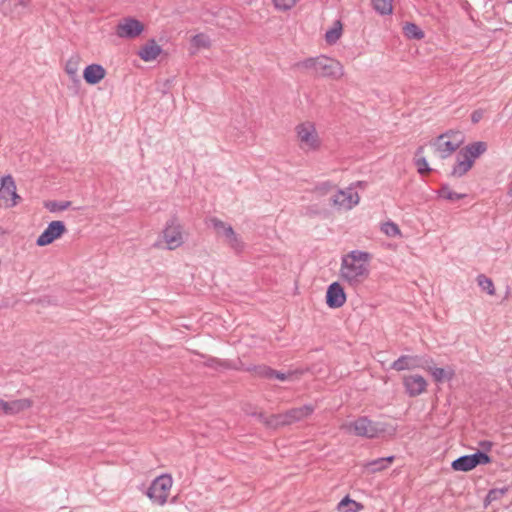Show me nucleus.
<instances>
[{
    "mask_svg": "<svg viewBox=\"0 0 512 512\" xmlns=\"http://www.w3.org/2000/svg\"><path fill=\"white\" fill-rule=\"evenodd\" d=\"M276 9L287 11L293 8L297 0H273Z\"/></svg>",
    "mask_w": 512,
    "mask_h": 512,
    "instance_id": "obj_40",
    "label": "nucleus"
},
{
    "mask_svg": "<svg viewBox=\"0 0 512 512\" xmlns=\"http://www.w3.org/2000/svg\"><path fill=\"white\" fill-rule=\"evenodd\" d=\"M461 156H457V163L454 165L451 176L462 177L465 175L473 166L471 160L467 158L460 159Z\"/></svg>",
    "mask_w": 512,
    "mask_h": 512,
    "instance_id": "obj_24",
    "label": "nucleus"
},
{
    "mask_svg": "<svg viewBox=\"0 0 512 512\" xmlns=\"http://www.w3.org/2000/svg\"><path fill=\"white\" fill-rule=\"evenodd\" d=\"M297 136L303 147L316 149L319 146L316 129L311 123H302L296 127Z\"/></svg>",
    "mask_w": 512,
    "mask_h": 512,
    "instance_id": "obj_13",
    "label": "nucleus"
},
{
    "mask_svg": "<svg viewBox=\"0 0 512 512\" xmlns=\"http://www.w3.org/2000/svg\"><path fill=\"white\" fill-rule=\"evenodd\" d=\"M265 425L269 428L276 429L280 427V422L276 416V414L268 416V418H265Z\"/></svg>",
    "mask_w": 512,
    "mask_h": 512,
    "instance_id": "obj_42",
    "label": "nucleus"
},
{
    "mask_svg": "<svg viewBox=\"0 0 512 512\" xmlns=\"http://www.w3.org/2000/svg\"><path fill=\"white\" fill-rule=\"evenodd\" d=\"M295 67L310 71L316 77L338 79L343 75L342 64L324 55L307 58L296 63Z\"/></svg>",
    "mask_w": 512,
    "mask_h": 512,
    "instance_id": "obj_2",
    "label": "nucleus"
},
{
    "mask_svg": "<svg viewBox=\"0 0 512 512\" xmlns=\"http://www.w3.org/2000/svg\"><path fill=\"white\" fill-rule=\"evenodd\" d=\"M362 508V505L358 502L350 499L348 496L344 497L337 506L340 512H358Z\"/></svg>",
    "mask_w": 512,
    "mask_h": 512,
    "instance_id": "obj_29",
    "label": "nucleus"
},
{
    "mask_svg": "<svg viewBox=\"0 0 512 512\" xmlns=\"http://www.w3.org/2000/svg\"><path fill=\"white\" fill-rule=\"evenodd\" d=\"M508 195L512 197V181L510 182L508 187Z\"/></svg>",
    "mask_w": 512,
    "mask_h": 512,
    "instance_id": "obj_50",
    "label": "nucleus"
},
{
    "mask_svg": "<svg viewBox=\"0 0 512 512\" xmlns=\"http://www.w3.org/2000/svg\"><path fill=\"white\" fill-rule=\"evenodd\" d=\"M479 445H480V447H481L482 449H484V450H486V451H489V450L491 449V447H492V442H490V441H486V440H485V441H481V442L479 443Z\"/></svg>",
    "mask_w": 512,
    "mask_h": 512,
    "instance_id": "obj_48",
    "label": "nucleus"
},
{
    "mask_svg": "<svg viewBox=\"0 0 512 512\" xmlns=\"http://www.w3.org/2000/svg\"><path fill=\"white\" fill-rule=\"evenodd\" d=\"M381 230L389 237H396L401 234L398 225L391 221L385 222L382 225Z\"/></svg>",
    "mask_w": 512,
    "mask_h": 512,
    "instance_id": "obj_39",
    "label": "nucleus"
},
{
    "mask_svg": "<svg viewBox=\"0 0 512 512\" xmlns=\"http://www.w3.org/2000/svg\"><path fill=\"white\" fill-rule=\"evenodd\" d=\"M403 385L410 397H416L426 391L427 381L421 375H409L403 378Z\"/></svg>",
    "mask_w": 512,
    "mask_h": 512,
    "instance_id": "obj_16",
    "label": "nucleus"
},
{
    "mask_svg": "<svg viewBox=\"0 0 512 512\" xmlns=\"http://www.w3.org/2000/svg\"><path fill=\"white\" fill-rule=\"evenodd\" d=\"M32 406L30 399H17L13 401H4L0 399V414L6 416L16 415Z\"/></svg>",
    "mask_w": 512,
    "mask_h": 512,
    "instance_id": "obj_17",
    "label": "nucleus"
},
{
    "mask_svg": "<svg viewBox=\"0 0 512 512\" xmlns=\"http://www.w3.org/2000/svg\"><path fill=\"white\" fill-rule=\"evenodd\" d=\"M201 357L205 359L204 365L208 368H212L215 370H220V369L238 370L239 369V367L235 363H232L228 360H222V359H219L216 357L206 356V355H201Z\"/></svg>",
    "mask_w": 512,
    "mask_h": 512,
    "instance_id": "obj_21",
    "label": "nucleus"
},
{
    "mask_svg": "<svg viewBox=\"0 0 512 512\" xmlns=\"http://www.w3.org/2000/svg\"><path fill=\"white\" fill-rule=\"evenodd\" d=\"M78 62H79V58L78 56L76 57H71L67 63H66V66H65V71L66 73L71 77V79L73 80H76L77 77H78Z\"/></svg>",
    "mask_w": 512,
    "mask_h": 512,
    "instance_id": "obj_36",
    "label": "nucleus"
},
{
    "mask_svg": "<svg viewBox=\"0 0 512 512\" xmlns=\"http://www.w3.org/2000/svg\"><path fill=\"white\" fill-rule=\"evenodd\" d=\"M245 371L253 373L260 378L272 379V368L267 365H255L245 368Z\"/></svg>",
    "mask_w": 512,
    "mask_h": 512,
    "instance_id": "obj_31",
    "label": "nucleus"
},
{
    "mask_svg": "<svg viewBox=\"0 0 512 512\" xmlns=\"http://www.w3.org/2000/svg\"><path fill=\"white\" fill-rule=\"evenodd\" d=\"M484 115V111L482 109H478L472 112L471 114V121L472 123L476 124L478 123Z\"/></svg>",
    "mask_w": 512,
    "mask_h": 512,
    "instance_id": "obj_44",
    "label": "nucleus"
},
{
    "mask_svg": "<svg viewBox=\"0 0 512 512\" xmlns=\"http://www.w3.org/2000/svg\"><path fill=\"white\" fill-rule=\"evenodd\" d=\"M106 76V70L100 64L88 65L83 71V78L89 85H96Z\"/></svg>",
    "mask_w": 512,
    "mask_h": 512,
    "instance_id": "obj_18",
    "label": "nucleus"
},
{
    "mask_svg": "<svg viewBox=\"0 0 512 512\" xmlns=\"http://www.w3.org/2000/svg\"><path fill=\"white\" fill-rule=\"evenodd\" d=\"M465 197H466V194L456 193L454 191H452L451 193H448L446 195V199L450 200V201L460 200V199H463Z\"/></svg>",
    "mask_w": 512,
    "mask_h": 512,
    "instance_id": "obj_46",
    "label": "nucleus"
},
{
    "mask_svg": "<svg viewBox=\"0 0 512 512\" xmlns=\"http://www.w3.org/2000/svg\"><path fill=\"white\" fill-rule=\"evenodd\" d=\"M192 44L196 47H203V48H206V47H209L210 45V41H209V38L204 35V34H197L195 36H193L192 38Z\"/></svg>",
    "mask_w": 512,
    "mask_h": 512,
    "instance_id": "obj_41",
    "label": "nucleus"
},
{
    "mask_svg": "<svg viewBox=\"0 0 512 512\" xmlns=\"http://www.w3.org/2000/svg\"><path fill=\"white\" fill-rule=\"evenodd\" d=\"M477 282L478 285L482 288V290L486 291L489 295L495 294L494 284L490 278L486 277L483 274H480L477 277Z\"/></svg>",
    "mask_w": 512,
    "mask_h": 512,
    "instance_id": "obj_37",
    "label": "nucleus"
},
{
    "mask_svg": "<svg viewBox=\"0 0 512 512\" xmlns=\"http://www.w3.org/2000/svg\"><path fill=\"white\" fill-rule=\"evenodd\" d=\"M425 370L429 371L431 375L433 376L434 380L436 382H443L444 380H451L454 376V370L444 369V368H437L433 367L432 364H430V368H426Z\"/></svg>",
    "mask_w": 512,
    "mask_h": 512,
    "instance_id": "obj_25",
    "label": "nucleus"
},
{
    "mask_svg": "<svg viewBox=\"0 0 512 512\" xmlns=\"http://www.w3.org/2000/svg\"><path fill=\"white\" fill-rule=\"evenodd\" d=\"M346 302V294L338 282H333L327 288L326 304L330 308H340Z\"/></svg>",
    "mask_w": 512,
    "mask_h": 512,
    "instance_id": "obj_15",
    "label": "nucleus"
},
{
    "mask_svg": "<svg viewBox=\"0 0 512 512\" xmlns=\"http://www.w3.org/2000/svg\"><path fill=\"white\" fill-rule=\"evenodd\" d=\"M257 417L259 418V420L261 422H263L265 424V418H268V416H266L264 413H258L257 414Z\"/></svg>",
    "mask_w": 512,
    "mask_h": 512,
    "instance_id": "obj_49",
    "label": "nucleus"
},
{
    "mask_svg": "<svg viewBox=\"0 0 512 512\" xmlns=\"http://www.w3.org/2000/svg\"><path fill=\"white\" fill-rule=\"evenodd\" d=\"M276 416L280 422V426H285V425L291 424L287 412L281 413V414H276Z\"/></svg>",
    "mask_w": 512,
    "mask_h": 512,
    "instance_id": "obj_45",
    "label": "nucleus"
},
{
    "mask_svg": "<svg viewBox=\"0 0 512 512\" xmlns=\"http://www.w3.org/2000/svg\"><path fill=\"white\" fill-rule=\"evenodd\" d=\"M226 245H228L235 253H241L244 250L245 244L241 237L233 230L232 235H228L224 239Z\"/></svg>",
    "mask_w": 512,
    "mask_h": 512,
    "instance_id": "obj_28",
    "label": "nucleus"
},
{
    "mask_svg": "<svg viewBox=\"0 0 512 512\" xmlns=\"http://www.w3.org/2000/svg\"><path fill=\"white\" fill-rule=\"evenodd\" d=\"M293 372L283 373L277 370L272 369V378H276L280 381H285L291 378Z\"/></svg>",
    "mask_w": 512,
    "mask_h": 512,
    "instance_id": "obj_43",
    "label": "nucleus"
},
{
    "mask_svg": "<svg viewBox=\"0 0 512 512\" xmlns=\"http://www.w3.org/2000/svg\"><path fill=\"white\" fill-rule=\"evenodd\" d=\"M464 136L460 131L449 130L439 135L432 145L442 159L452 155L463 143Z\"/></svg>",
    "mask_w": 512,
    "mask_h": 512,
    "instance_id": "obj_4",
    "label": "nucleus"
},
{
    "mask_svg": "<svg viewBox=\"0 0 512 512\" xmlns=\"http://www.w3.org/2000/svg\"><path fill=\"white\" fill-rule=\"evenodd\" d=\"M487 150V144L483 141L473 142L460 150L459 156L467 158L474 163V160Z\"/></svg>",
    "mask_w": 512,
    "mask_h": 512,
    "instance_id": "obj_20",
    "label": "nucleus"
},
{
    "mask_svg": "<svg viewBox=\"0 0 512 512\" xmlns=\"http://www.w3.org/2000/svg\"><path fill=\"white\" fill-rule=\"evenodd\" d=\"M32 0H2L0 11L11 19H20L31 12Z\"/></svg>",
    "mask_w": 512,
    "mask_h": 512,
    "instance_id": "obj_8",
    "label": "nucleus"
},
{
    "mask_svg": "<svg viewBox=\"0 0 512 512\" xmlns=\"http://www.w3.org/2000/svg\"><path fill=\"white\" fill-rule=\"evenodd\" d=\"M369 259L367 252L354 250L342 258L341 278L350 285L363 282L369 275Z\"/></svg>",
    "mask_w": 512,
    "mask_h": 512,
    "instance_id": "obj_1",
    "label": "nucleus"
},
{
    "mask_svg": "<svg viewBox=\"0 0 512 512\" xmlns=\"http://www.w3.org/2000/svg\"><path fill=\"white\" fill-rule=\"evenodd\" d=\"M424 151V147L420 146L416 151V161L415 164L417 166L418 172L422 175L427 174L431 171V169L428 166V162L426 158L419 157Z\"/></svg>",
    "mask_w": 512,
    "mask_h": 512,
    "instance_id": "obj_34",
    "label": "nucleus"
},
{
    "mask_svg": "<svg viewBox=\"0 0 512 512\" xmlns=\"http://www.w3.org/2000/svg\"><path fill=\"white\" fill-rule=\"evenodd\" d=\"M508 492V487L503 488H494L489 490L487 493L484 504L485 506L489 505L490 503L500 500L506 493Z\"/></svg>",
    "mask_w": 512,
    "mask_h": 512,
    "instance_id": "obj_33",
    "label": "nucleus"
},
{
    "mask_svg": "<svg viewBox=\"0 0 512 512\" xmlns=\"http://www.w3.org/2000/svg\"><path fill=\"white\" fill-rule=\"evenodd\" d=\"M163 238L170 250H174L183 244L182 228L175 217L167 222L163 231Z\"/></svg>",
    "mask_w": 512,
    "mask_h": 512,
    "instance_id": "obj_11",
    "label": "nucleus"
},
{
    "mask_svg": "<svg viewBox=\"0 0 512 512\" xmlns=\"http://www.w3.org/2000/svg\"><path fill=\"white\" fill-rule=\"evenodd\" d=\"M451 192L452 190L450 189L449 185L443 184L439 190V196L446 199V195Z\"/></svg>",
    "mask_w": 512,
    "mask_h": 512,
    "instance_id": "obj_47",
    "label": "nucleus"
},
{
    "mask_svg": "<svg viewBox=\"0 0 512 512\" xmlns=\"http://www.w3.org/2000/svg\"><path fill=\"white\" fill-rule=\"evenodd\" d=\"M343 428L356 436L373 439L384 433L385 424L374 422L366 416L358 417L355 421L346 423Z\"/></svg>",
    "mask_w": 512,
    "mask_h": 512,
    "instance_id": "obj_3",
    "label": "nucleus"
},
{
    "mask_svg": "<svg viewBox=\"0 0 512 512\" xmlns=\"http://www.w3.org/2000/svg\"><path fill=\"white\" fill-rule=\"evenodd\" d=\"M394 461V456H388L384 458H378L375 460H372L370 462H367L365 464V467L372 473L380 472L387 468L389 464H391Z\"/></svg>",
    "mask_w": 512,
    "mask_h": 512,
    "instance_id": "obj_26",
    "label": "nucleus"
},
{
    "mask_svg": "<svg viewBox=\"0 0 512 512\" xmlns=\"http://www.w3.org/2000/svg\"><path fill=\"white\" fill-rule=\"evenodd\" d=\"M433 359L422 355H402L391 364V369L395 371L426 369L433 364Z\"/></svg>",
    "mask_w": 512,
    "mask_h": 512,
    "instance_id": "obj_7",
    "label": "nucleus"
},
{
    "mask_svg": "<svg viewBox=\"0 0 512 512\" xmlns=\"http://www.w3.org/2000/svg\"><path fill=\"white\" fill-rule=\"evenodd\" d=\"M162 52V48L154 39H149L138 51V56L145 62L155 60Z\"/></svg>",
    "mask_w": 512,
    "mask_h": 512,
    "instance_id": "obj_19",
    "label": "nucleus"
},
{
    "mask_svg": "<svg viewBox=\"0 0 512 512\" xmlns=\"http://www.w3.org/2000/svg\"><path fill=\"white\" fill-rule=\"evenodd\" d=\"M374 10L382 15H390L393 12V0H371Z\"/></svg>",
    "mask_w": 512,
    "mask_h": 512,
    "instance_id": "obj_27",
    "label": "nucleus"
},
{
    "mask_svg": "<svg viewBox=\"0 0 512 512\" xmlns=\"http://www.w3.org/2000/svg\"><path fill=\"white\" fill-rule=\"evenodd\" d=\"M335 188V185L331 181H324L317 184L313 192L318 196H325Z\"/></svg>",
    "mask_w": 512,
    "mask_h": 512,
    "instance_id": "obj_38",
    "label": "nucleus"
},
{
    "mask_svg": "<svg viewBox=\"0 0 512 512\" xmlns=\"http://www.w3.org/2000/svg\"><path fill=\"white\" fill-rule=\"evenodd\" d=\"M144 30V25L132 17L124 18L116 26V35L120 38L133 39L139 36Z\"/></svg>",
    "mask_w": 512,
    "mask_h": 512,
    "instance_id": "obj_12",
    "label": "nucleus"
},
{
    "mask_svg": "<svg viewBox=\"0 0 512 512\" xmlns=\"http://www.w3.org/2000/svg\"><path fill=\"white\" fill-rule=\"evenodd\" d=\"M404 34L409 39L420 40L424 38V32L419 28L418 25L412 22L405 23L403 27Z\"/></svg>",
    "mask_w": 512,
    "mask_h": 512,
    "instance_id": "obj_30",
    "label": "nucleus"
},
{
    "mask_svg": "<svg viewBox=\"0 0 512 512\" xmlns=\"http://www.w3.org/2000/svg\"><path fill=\"white\" fill-rule=\"evenodd\" d=\"M342 35V24L340 21H336L334 26L326 31L325 40L329 44L336 43Z\"/></svg>",
    "mask_w": 512,
    "mask_h": 512,
    "instance_id": "obj_32",
    "label": "nucleus"
},
{
    "mask_svg": "<svg viewBox=\"0 0 512 512\" xmlns=\"http://www.w3.org/2000/svg\"><path fill=\"white\" fill-rule=\"evenodd\" d=\"M18 199H20V196L16 193L13 177L11 175L3 177L0 186V206L13 207L17 204Z\"/></svg>",
    "mask_w": 512,
    "mask_h": 512,
    "instance_id": "obj_9",
    "label": "nucleus"
},
{
    "mask_svg": "<svg viewBox=\"0 0 512 512\" xmlns=\"http://www.w3.org/2000/svg\"><path fill=\"white\" fill-rule=\"evenodd\" d=\"M209 221L211 226L215 230L217 236L224 237L225 239L226 237H228V235H232L234 229L230 224L216 217H212Z\"/></svg>",
    "mask_w": 512,
    "mask_h": 512,
    "instance_id": "obj_23",
    "label": "nucleus"
},
{
    "mask_svg": "<svg viewBox=\"0 0 512 512\" xmlns=\"http://www.w3.org/2000/svg\"><path fill=\"white\" fill-rule=\"evenodd\" d=\"M359 195L357 192L349 190H338L331 198L330 204L334 207L351 209L359 202Z\"/></svg>",
    "mask_w": 512,
    "mask_h": 512,
    "instance_id": "obj_14",
    "label": "nucleus"
},
{
    "mask_svg": "<svg viewBox=\"0 0 512 512\" xmlns=\"http://www.w3.org/2000/svg\"><path fill=\"white\" fill-rule=\"evenodd\" d=\"M67 231L64 222L56 220L48 224L46 229L38 236L36 245L43 247L53 243Z\"/></svg>",
    "mask_w": 512,
    "mask_h": 512,
    "instance_id": "obj_10",
    "label": "nucleus"
},
{
    "mask_svg": "<svg viewBox=\"0 0 512 512\" xmlns=\"http://www.w3.org/2000/svg\"><path fill=\"white\" fill-rule=\"evenodd\" d=\"M172 478L164 474L155 478L149 486L146 495L156 504L164 505L172 487Z\"/></svg>",
    "mask_w": 512,
    "mask_h": 512,
    "instance_id": "obj_5",
    "label": "nucleus"
},
{
    "mask_svg": "<svg viewBox=\"0 0 512 512\" xmlns=\"http://www.w3.org/2000/svg\"><path fill=\"white\" fill-rule=\"evenodd\" d=\"M491 462V457L484 451H477L474 454L464 455L455 459L451 467L455 471L468 472L478 465H486Z\"/></svg>",
    "mask_w": 512,
    "mask_h": 512,
    "instance_id": "obj_6",
    "label": "nucleus"
},
{
    "mask_svg": "<svg viewBox=\"0 0 512 512\" xmlns=\"http://www.w3.org/2000/svg\"><path fill=\"white\" fill-rule=\"evenodd\" d=\"M50 212H59L68 209L71 206L70 201H47L44 204Z\"/></svg>",
    "mask_w": 512,
    "mask_h": 512,
    "instance_id": "obj_35",
    "label": "nucleus"
},
{
    "mask_svg": "<svg viewBox=\"0 0 512 512\" xmlns=\"http://www.w3.org/2000/svg\"><path fill=\"white\" fill-rule=\"evenodd\" d=\"M314 411V407L312 405H304L302 407L292 408L287 411L290 423H294L300 421L309 415H311Z\"/></svg>",
    "mask_w": 512,
    "mask_h": 512,
    "instance_id": "obj_22",
    "label": "nucleus"
}]
</instances>
